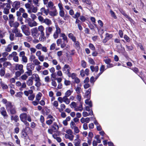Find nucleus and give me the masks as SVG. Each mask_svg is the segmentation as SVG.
I'll return each instance as SVG.
<instances>
[{
	"mask_svg": "<svg viewBox=\"0 0 146 146\" xmlns=\"http://www.w3.org/2000/svg\"><path fill=\"white\" fill-rule=\"evenodd\" d=\"M25 6L27 9V12L29 13H35L38 10L37 6L35 7L34 5H31L29 3H25Z\"/></svg>",
	"mask_w": 146,
	"mask_h": 146,
	"instance_id": "nucleus-1",
	"label": "nucleus"
},
{
	"mask_svg": "<svg viewBox=\"0 0 146 146\" xmlns=\"http://www.w3.org/2000/svg\"><path fill=\"white\" fill-rule=\"evenodd\" d=\"M66 133L64 135L65 138L67 139L72 141L74 139V136L73 134L72 131L70 129H66L65 131Z\"/></svg>",
	"mask_w": 146,
	"mask_h": 146,
	"instance_id": "nucleus-2",
	"label": "nucleus"
},
{
	"mask_svg": "<svg viewBox=\"0 0 146 146\" xmlns=\"http://www.w3.org/2000/svg\"><path fill=\"white\" fill-rule=\"evenodd\" d=\"M31 79L34 80L36 82L35 85L36 87H39L41 85L40 80L38 75L36 73L33 74L31 77Z\"/></svg>",
	"mask_w": 146,
	"mask_h": 146,
	"instance_id": "nucleus-3",
	"label": "nucleus"
},
{
	"mask_svg": "<svg viewBox=\"0 0 146 146\" xmlns=\"http://www.w3.org/2000/svg\"><path fill=\"white\" fill-rule=\"evenodd\" d=\"M0 4H2L1 7L2 8H4L3 12L6 14H8L9 12V9L10 8V5L8 3H3L0 2Z\"/></svg>",
	"mask_w": 146,
	"mask_h": 146,
	"instance_id": "nucleus-4",
	"label": "nucleus"
},
{
	"mask_svg": "<svg viewBox=\"0 0 146 146\" xmlns=\"http://www.w3.org/2000/svg\"><path fill=\"white\" fill-rule=\"evenodd\" d=\"M31 31V35L35 38H36L38 37L40 35V33L36 28H34L32 29Z\"/></svg>",
	"mask_w": 146,
	"mask_h": 146,
	"instance_id": "nucleus-5",
	"label": "nucleus"
},
{
	"mask_svg": "<svg viewBox=\"0 0 146 146\" xmlns=\"http://www.w3.org/2000/svg\"><path fill=\"white\" fill-rule=\"evenodd\" d=\"M2 102L4 104H5L7 110L14 106L11 102L7 101L5 99H3L2 100Z\"/></svg>",
	"mask_w": 146,
	"mask_h": 146,
	"instance_id": "nucleus-6",
	"label": "nucleus"
},
{
	"mask_svg": "<svg viewBox=\"0 0 146 146\" xmlns=\"http://www.w3.org/2000/svg\"><path fill=\"white\" fill-rule=\"evenodd\" d=\"M47 119H49L46 121V123L48 125L51 124L55 120V118L51 115H48Z\"/></svg>",
	"mask_w": 146,
	"mask_h": 146,
	"instance_id": "nucleus-7",
	"label": "nucleus"
},
{
	"mask_svg": "<svg viewBox=\"0 0 146 146\" xmlns=\"http://www.w3.org/2000/svg\"><path fill=\"white\" fill-rule=\"evenodd\" d=\"M71 68L68 65L65 64L62 68V71L66 74H70V71Z\"/></svg>",
	"mask_w": 146,
	"mask_h": 146,
	"instance_id": "nucleus-8",
	"label": "nucleus"
},
{
	"mask_svg": "<svg viewBox=\"0 0 146 146\" xmlns=\"http://www.w3.org/2000/svg\"><path fill=\"white\" fill-rule=\"evenodd\" d=\"M51 9L52 11H49L48 14L50 15L52 17L56 16L58 14V13L56 8Z\"/></svg>",
	"mask_w": 146,
	"mask_h": 146,
	"instance_id": "nucleus-9",
	"label": "nucleus"
},
{
	"mask_svg": "<svg viewBox=\"0 0 146 146\" xmlns=\"http://www.w3.org/2000/svg\"><path fill=\"white\" fill-rule=\"evenodd\" d=\"M13 33L15 34V36L20 37H22V34L17 28H15L13 30Z\"/></svg>",
	"mask_w": 146,
	"mask_h": 146,
	"instance_id": "nucleus-10",
	"label": "nucleus"
},
{
	"mask_svg": "<svg viewBox=\"0 0 146 146\" xmlns=\"http://www.w3.org/2000/svg\"><path fill=\"white\" fill-rule=\"evenodd\" d=\"M23 66L22 64H16L15 66V69L16 70H19L22 72H24V71L23 69Z\"/></svg>",
	"mask_w": 146,
	"mask_h": 146,
	"instance_id": "nucleus-11",
	"label": "nucleus"
},
{
	"mask_svg": "<svg viewBox=\"0 0 146 146\" xmlns=\"http://www.w3.org/2000/svg\"><path fill=\"white\" fill-rule=\"evenodd\" d=\"M0 112L4 118H6L7 117L8 115H7L6 110L4 107H2L1 108Z\"/></svg>",
	"mask_w": 146,
	"mask_h": 146,
	"instance_id": "nucleus-12",
	"label": "nucleus"
},
{
	"mask_svg": "<svg viewBox=\"0 0 146 146\" xmlns=\"http://www.w3.org/2000/svg\"><path fill=\"white\" fill-rule=\"evenodd\" d=\"M13 44H14V43L12 42L6 46L5 48V51L7 52H11Z\"/></svg>",
	"mask_w": 146,
	"mask_h": 146,
	"instance_id": "nucleus-13",
	"label": "nucleus"
},
{
	"mask_svg": "<svg viewBox=\"0 0 146 146\" xmlns=\"http://www.w3.org/2000/svg\"><path fill=\"white\" fill-rule=\"evenodd\" d=\"M17 53L15 51H13L12 52L11 54H9L7 57V58L8 60H12V58H13L14 57L16 56L17 55Z\"/></svg>",
	"mask_w": 146,
	"mask_h": 146,
	"instance_id": "nucleus-14",
	"label": "nucleus"
},
{
	"mask_svg": "<svg viewBox=\"0 0 146 146\" xmlns=\"http://www.w3.org/2000/svg\"><path fill=\"white\" fill-rule=\"evenodd\" d=\"M27 114L26 113H22L19 115V117L21 121H23L27 120Z\"/></svg>",
	"mask_w": 146,
	"mask_h": 146,
	"instance_id": "nucleus-15",
	"label": "nucleus"
},
{
	"mask_svg": "<svg viewBox=\"0 0 146 146\" xmlns=\"http://www.w3.org/2000/svg\"><path fill=\"white\" fill-rule=\"evenodd\" d=\"M13 7L15 8L16 10L18 9L20 6V3L19 1H16L14 2L13 5Z\"/></svg>",
	"mask_w": 146,
	"mask_h": 146,
	"instance_id": "nucleus-16",
	"label": "nucleus"
},
{
	"mask_svg": "<svg viewBox=\"0 0 146 146\" xmlns=\"http://www.w3.org/2000/svg\"><path fill=\"white\" fill-rule=\"evenodd\" d=\"M100 72L98 73L96 77V79H97L99 76L101 75L105 70V66L104 65H102L100 68Z\"/></svg>",
	"mask_w": 146,
	"mask_h": 146,
	"instance_id": "nucleus-17",
	"label": "nucleus"
},
{
	"mask_svg": "<svg viewBox=\"0 0 146 146\" xmlns=\"http://www.w3.org/2000/svg\"><path fill=\"white\" fill-rule=\"evenodd\" d=\"M9 24L10 27H13L15 28H17L19 26V24L17 22H14V21L9 23Z\"/></svg>",
	"mask_w": 146,
	"mask_h": 146,
	"instance_id": "nucleus-18",
	"label": "nucleus"
},
{
	"mask_svg": "<svg viewBox=\"0 0 146 146\" xmlns=\"http://www.w3.org/2000/svg\"><path fill=\"white\" fill-rule=\"evenodd\" d=\"M7 111L9 113L11 114H15L16 112V108L14 106L8 110Z\"/></svg>",
	"mask_w": 146,
	"mask_h": 146,
	"instance_id": "nucleus-19",
	"label": "nucleus"
},
{
	"mask_svg": "<svg viewBox=\"0 0 146 146\" xmlns=\"http://www.w3.org/2000/svg\"><path fill=\"white\" fill-rule=\"evenodd\" d=\"M52 129L54 130V132H56L59 129V127L56 122L54 123L52 126Z\"/></svg>",
	"mask_w": 146,
	"mask_h": 146,
	"instance_id": "nucleus-20",
	"label": "nucleus"
},
{
	"mask_svg": "<svg viewBox=\"0 0 146 146\" xmlns=\"http://www.w3.org/2000/svg\"><path fill=\"white\" fill-rule=\"evenodd\" d=\"M38 23L34 20H32L29 23L28 25L30 27H33L37 26Z\"/></svg>",
	"mask_w": 146,
	"mask_h": 146,
	"instance_id": "nucleus-21",
	"label": "nucleus"
},
{
	"mask_svg": "<svg viewBox=\"0 0 146 146\" xmlns=\"http://www.w3.org/2000/svg\"><path fill=\"white\" fill-rule=\"evenodd\" d=\"M43 23H45L48 26H50L52 24V22L50 19L46 18L44 19Z\"/></svg>",
	"mask_w": 146,
	"mask_h": 146,
	"instance_id": "nucleus-22",
	"label": "nucleus"
},
{
	"mask_svg": "<svg viewBox=\"0 0 146 146\" xmlns=\"http://www.w3.org/2000/svg\"><path fill=\"white\" fill-rule=\"evenodd\" d=\"M40 11L42 12V14H44L46 16L49 13L48 9H46L44 7L40 9Z\"/></svg>",
	"mask_w": 146,
	"mask_h": 146,
	"instance_id": "nucleus-23",
	"label": "nucleus"
},
{
	"mask_svg": "<svg viewBox=\"0 0 146 146\" xmlns=\"http://www.w3.org/2000/svg\"><path fill=\"white\" fill-rule=\"evenodd\" d=\"M91 89L89 88L88 90L86 92L85 94V97L88 99H90V97Z\"/></svg>",
	"mask_w": 146,
	"mask_h": 146,
	"instance_id": "nucleus-24",
	"label": "nucleus"
},
{
	"mask_svg": "<svg viewBox=\"0 0 146 146\" xmlns=\"http://www.w3.org/2000/svg\"><path fill=\"white\" fill-rule=\"evenodd\" d=\"M90 68L92 72H97L99 70L98 67V66L94 67L93 66H90Z\"/></svg>",
	"mask_w": 146,
	"mask_h": 146,
	"instance_id": "nucleus-25",
	"label": "nucleus"
},
{
	"mask_svg": "<svg viewBox=\"0 0 146 146\" xmlns=\"http://www.w3.org/2000/svg\"><path fill=\"white\" fill-rule=\"evenodd\" d=\"M81 84H78L76 87H75L76 91L78 94H80L81 92Z\"/></svg>",
	"mask_w": 146,
	"mask_h": 146,
	"instance_id": "nucleus-26",
	"label": "nucleus"
},
{
	"mask_svg": "<svg viewBox=\"0 0 146 146\" xmlns=\"http://www.w3.org/2000/svg\"><path fill=\"white\" fill-rule=\"evenodd\" d=\"M80 121L82 123H84L85 122L88 123L90 121V118L89 117H87L85 118H84V117H82Z\"/></svg>",
	"mask_w": 146,
	"mask_h": 146,
	"instance_id": "nucleus-27",
	"label": "nucleus"
},
{
	"mask_svg": "<svg viewBox=\"0 0 146 146\" xmlns=\"http://www.w3.org/2000/svg\"><path fill=\"white\" fill-rule=\"evenodd\" d=\"M103 61L106 64L110 63L111 61L110 58H109L108 57L106 56L104 57Z\"/></svg>",
	"mask_w": 146,
	"mask_h": 146,
	"instance_id": "nucleus-28",
	"label": "nucleus"
},
{
	"mask_svg": "<svg viewBox=\"0 0 146 146\" xmlns=\"http://www.w3.org/2000/svg\"><path fill=\"white\" fill-rule=\"evenodd\" d=\"M11 120H14L16 122L19 120V117L17 115H15L14 116L11 115Z\"/></svg>",
	"mask_w": 146,
	"mask_h": 146,
	"instance_id": "nucleus-29",
	"label": "nucleus"
},
{
	"mask_svg": "<svg viewBox=\"0 0 146 146\" xmlns=\"http://www.w3.org/2000/svg\"><path fill=\"white\" fill-rule=\"evenodd\" d=\"M83 110L82 105L81 104L79 106H76L74 110L76 111H82Z\"/></svg>",
	"mask_w": 146,
	"mask_h": 146,
	"instance_id": "nucleus-30",
	"label": "nucleus"
},
{
	"mask_svg": "<svg viewBox=\"0 0 146 146\" xmlns=\"http://www.w3.org/2000/svg\"><path fill=\"white\" fill-rule=\"evenodd\" d=\"M60 37L62 38L63 39L66 43L68 42V38L67 36L64 33H62L60 34Z\"/></svg>",
	"mask_w": 146,
	"mask_h": 146,
	"instance_id": "nucleus-31",
	"label": "nucleus"
},
{
	"mask_svg": "<svg viewBox=\"0 0 146 146\" xmlns=\"http://www.w3.org/2000/svg\"><path fill=\"white\" fill-rule=\"evenodd\" d=\"M47 7L50 8L51 9L56 8L54 6L53 3L51 1H50L48 3Z\"/></svg>",
	"mask_w": 146,
	"mask_h": 146,
	"instance_id": "nucleus-32",
	"label": "nucleus"
},
{
	"mask_svg": "<svg viewBox=\"0 0 146 146\" xmlns=\"http://www.w3.org/2000/svg\"><path fill=\"white\" fill-rule=\"evenodd\" d=\"M73 91L72 89L71 90H68L65 93V96L64 97H68L73 92Z\"/></svg>",
	"mask_w": 146,
	"mask_h": 146,
	"instance_id": "nucleus-33",
	"label": "nucleus"
},
{
	"mask_svg": "<svg viewBox=\"0 0 146 146\" xmlns=\"http://www.w3.org/2000/svg\"><path fill=\"white\" fill-rule=\"evenodd\" d=\"M38 31H39L40 33V34L44 33V27L42 25H40L38 27Z\"/></svg>",
	"mask_w": 146,
	"mask_h": 146,
	"instance_id": "nucleus-34",
	"label": "nucleus"
},
{
	"mask_svg": "<svg viewBox=\"0 0 146 146\" xmlns=\"http://www.w3.org/2000/svg\"><path fill=\"white\" fill-rule=\"evenodd\" d=\"M68 37L71 39L73 41H75L76 40V37L74 36L72 33H70L68 35Z\"/></svg>",
	"mask_w": 146,
	"mask_h": 146,
	"instance_id": "nucleus-35",
	"label": "nucleus"
},
{
	"mask_svg": "<svg viewBox=\"0 0 146 146\" xmlns=\"http://www.w3.org/2000/svg\"><path fill=\"white\" fill-rule=\"evenodd\" d=\"M33 64L32 63L27 64V70H31L33 69L34 67L33 66Z\"/></svg>",
	"mask_w": 146,
	"mask_h": 146,
	"instance_id": "nucleus-36",
	"label": "nucleus"
},
{
	"mask_svg": "<svg viewBox=\"0 0 146 146\" xmlns=\"http://www.w3.org/2000/svg\"><path fill=\"white\" fill-rule=\"evenodd\" d=\"M42 96V94L41 93L39 92L37 94L36 96V100L39 102Z\"/></svg>",
	"mask_w": 146,
	"mask_h": 146,
	"instance_id": "nucleus-37",
	"label": "nucleus"
},
{
	"mask_svg": "<svg viewBox=\"0 0 146 146\" xmlns=\"http://www.w3.org/2000/svg\"><path fill=\"white\" fill-rule=\"evenodd\" d=\"M63 102H65L66 104H68L70 102V99L67 98V97H63Z\"/></svg>",
	"mask_w": 146,
	"mask_h": 146,
	"instance_id": "nucleus-38",
	"label": "nucleus"
},
{
	"mask_svg": "<svg viewBox=\"0 0 146 146\" xmlns=\"http://www.w3.org/2000/svg\"><path fill=\"white\" fill-rule=\"evenodd\" d=\"M39 40L40 41L43 42L46 40V37L44 36V33L41 34L39 38Z\"/></svg>",
	"mask_w": 146,
	"mask_h": 146,
	"instance_id": "nucleus-39",
	"label": "nucleus"
},
{
	"mask_svg": "<svg viewBox=\"0 0 146 146\" xmlns=\"http://www.w3.org/2000/svg\"><path fill=\"white\" fill-rule=\"evenodd\" d=\"M74 145L75 146H80L81 143L80 139H75Z\"/></svg>",
	"mask_w": 146,
	"mask_h": 146,
	"instance_id": "nucleus-40",
	"label": "nucleus"
},
{
	"mask_svg": "<svg viewBox=\"0 0 146 146\" xmlns=\"http://www.w3.org/2000/svg\"><path fill=\"white\" fill-rule=\"evenodd\" d=\"M53 31V27H47L46 28V31L51 33Z\"/></svg>",
	"mask_w": 146,
	"mask_h": 146,
	"instance_id": "nucleus-41",
	"label": "nucleus"
},
{
	"mask_svg": "<svg viewBox=\"0 0 146 146\" xmlns=\"http://www.w3.org/2000/svg\"><path fill=\"white\" fill-rule=\"evenodd\" d=\"M5 74V69L4 68H3L0 70V75L1 76H4Z\"/></svg>",
	"mask_w": 146,
	"mask_h": 146,
	"instance_id": "nucleus-42",
	"label": "nucleus"
},
{
	"mask_svg": "<svg viewBox=\"0 0 146 146\" xmlns=\"http://www.w3.org/2000/svg\"><path fill=\"white\" fill-rule=\"evenodd\" d=\"M3 65L4 67H6L8 66H11V64L9 62L5 61L3 64Z\"/></svg>",
	"mask_w": 146,
	"mask_h": 146,
	"instance_id": "nucleus-43",
	"label": "nucleus"
},
{
	"mask_svg": "<svg viewBox=\"0 0 146 146\" xmlns=\"http://www.w3.org/2000/svg\"><path fill=\"white\" fill-rule=\"evenodd\" d=\"M33 84V81L31 79H29L27 81V84L28 86H31Z\"/></svg>",
	"mask_w": 146,
	"mask_h": 146,
	"instance_id": "nucleus-44",
	"label": "nucleus"
},
{
	"mask_svg": "<svg viewBox=\"0 0 146 146\" xmlns=\"http://www.w3.org/2000/svg\"><path fill=\"white\" fill-rule=\"evenodd\" d=\"M80 13L77 12L73 16H72V17L74 19H77L79 17H80Z\"/></svg>",
	"mask_w": 146,
	"mask_h": 146,
	"instance_id": "nucleus-45",
	"label": "nucleus"
},
{
	"mask_svg": "<svg viewBox=\"0 0 146 146\" xmlns=\"http://www.w3.org/2000/svg\"><path fill=\"white\" fill-rule=\"evenodd\" d=\"M85 103L88 105L90 107L92 106V104L91 101L89 100V99H86L85 101Z\"/></svg>",
	"mask_w": 146,
	"mask_h": 146,
	"instance_id": "nucleus-46",
	"label": "nucleus"
},
{
	"mask_svg": "<svg viewBox=\"0 0 146 146\" xmlns=\"http://www.w3.org/2000/svg\"><path fill=\"white\" fill-rule=\"evenodd\" d=\"M79 19L82 22H85L87 20V18L83 15H81L79 17Z\"/></svg>",
	"mask_w": 146,
	"mask_h": 146,
	"instance_id": "nucleus-47",
	"label": "nucleus"
},
{
	"mask_svg": "<svg viewBox=\"0 0 146 146\" xmlns=\"http://www.w3.org/2000/svg\"><path fill=\"white\" fill-rule=\"evenodd\" d=\"M56 46V44L55 43H53L51 44L50 46V50H54Z\"/></svg>",
	"mask_w": 146,
	"mask_h": 146,
	"instance_id": "nucleus-48",
	"label": "nucleus"
},
{
	"mask_svg": "<svg viewBox=\"0 0 146 146\" xmlns=\"http://www.w3.org/2000/svg\"><path fill=\"white\" fill-rule=\"evenodd\" d=\"M9 23L11 22H12L13 21H14V17L13 15L12 14H9Z\"/></svg>",
	"mask_w": 146,
	"mask_h": 146,
	"instance_id": "nucleus-49",
	"label": "nucleus"
},
{
	"mask_svg": "<svg viewBox=\"0 0 146 146\" xmlns=\"http://www.w3.org/2000/svg\"><path fill=\"white\" fill-rule=\"evenodd\" d=\"M77 106L76 104L74 102H72L70 104V107L72 108H74L75 109L76 107Z\"/></svg>",
	"mask_w": 146,
	"mask_h": 146,
	"instance_id": "nucleus-50",
	"label": "nucleus"
},
{
	"mask_svg": "<svg viewBox=\"0 0 146 146\" xmlns=\"http://www.w3.org/2000/svg\"><path fill=\"white\" fill-rule=\"evenodd\" d=\"M21 29L22 32H23L24 31L28 29L29 28L27 27L26 25H23L21 26Z\"/></svg>",
	"mask_w": 146,
	"mask_h": 146,
	"instance_id": "nucleus-51",
	"label": "nucleus"
},
{
	"mask_svg": "<svg viewBox=\"0 0 146 146\" xmlns=\"http://www.w3.org/2000/svg\"><path fill=\"white\" fill-rule=\"evenodd\" d=\"M70 128L72 129L76 127L75 123L72 121L70 122Z\"/></svg>",
	"mask_w": 146,
	"mask_h": 146,
	"instance_id": "nucleus-52",
	"label": "nucleus"
},
{
	"mask_svg": "<svg viewBox=\"0 0 146 146\" xmlns=\"http://www.w3.org/2000/svg\"><path fill=\"white\" fill-rule=\"evenodd\" d=\"M56 31L55 32L60 34L61 32V31L60 28L57 25H55Z\"/></svg>",
	"mask_w": 146,
	"mask_h": 146,
	"instance_id": "nucleus-53",
	"label": "nucleus"
},
{
	"mask_svg": "<svg viewBox=\"0 0 146 146\" xmlns=\"http://www.w3.org/2000/svg\"><path fill=\"white\" fill-rule=\"evenodd\" d=\"M60 106L61 108L59 109V110L60 112H61V111H63L65 108L66 106L64 104H62L60 105Z\"/></svg>",
	"mask_w": 146,
	"mask_h": 146,
	"instance_id": "nucleus-54",
	"label": "nucleus"
},
{
	"mask_svg": "<svg viewBox=\"0 0 146 146\" xmlns=\"http://www.w3.org/2000/svg\"><path fill=\"white\" fill-rule=\"evenodd\" d=\"M33 3L36 6L38 7L40 5V3L39 2L38 0H33Z\"/></svg>",
	"mask_w": 146,
	"mask_h": 146,
	"instance_id": "nucleus-55",
	"label": "nucleus"
},
{
	"mask_svg": "<svg viewBox=\"0 0 146 146\" xmlns=\"http://www.w3.org/2000/svg\"><path fill=\"white\" fill-rule=\"evenodd\" d=\"M26 36H29L30 35V32L29 28L27 30L23 32Z\"/></svg>",
	"mask_w": 146,
	"mask_h": 146,
	"instance_id": "nucleus-56",
	"label": "nucleus"
},
{
	"mask_svg": "<svg viewBox=\"0 0 146 146\" xmlns=\"http://www.w3.org/2000/svg\"><path fill=\"white\" fill-rule=\"evenodd\" d=\"M36 57L34 55L31 54L29 57V60L31 62H33V60L35 59Z\"/></svg>",
	"mask_w": 146,
	"mask_h": 146,
	"instance_id": "nucleus-57",
	"label": "nucleus"
},
{
	"mask_svg": "<svg viewBox=\"0 0 146 146\" xmlns=\"http://www.w3.org/2000/svg\"><path fill=\"white\" fill-rule=\"evenodd\" d=\"M106 37L107 38V40H109L113 36L111 34H109L108 33H107L106 35Z\"/></svg>",
	"mask_w": 146,
	"mask_h": 146,
	"instance_id": "nucleus-58",
	"label": "nucleus"
},
{
	"mask_svg": "<svg viewBox=\"0 0 146 146\" xmlns=\"http://www.w3.org/2000/svg\"><path fill=\"white\" fill-rule=\"evenodd\" d=\"M59 14L60 17H64L65 14L64 9L60 10Z\"/></svg>",
	"mask_w": 146,
	"mask_h": 146,
	"instance_id": "nucleus-59",
	"label": "nucleus"
},
{
	"mask_svg": "<svg viewBox=\"0 0 146 146\" xmlns=\"http://www.w3.org/2000/svg\"><path fill=\"white\" fill-rule=\"evenodd\" d=\"M24 72H22L20 71H17L15 73V75L17 77H19L21 76V74H23Z\"/></svg>",
	"mask_w": 146,
	"mask_h": 146,
	"instance_id": "nucleus-60",
	"label": "nucleus"
},
{
	"mask_svg": "<svg viewBox=\"0 0 146 146\" xmlns=\"http://www.w3.org/2000/svg\"><path fill=\"white\" fill-rule=\"evenodd\" d=\"M68 75L69 77H71L72 79L74 80L76 77V74L74 73L71 74H70H70Z\"/></svg>",
	"mask_w": 146,
	"mask_h": 146,
	"instance_id": "nucleus-61",
	"label": "nucleus"
},
{
	"mask_svg": "<svg viewBox=\"0 0 146 146\" xmlns=\"http://www.w3.org/2000/svg\"><path fill=\"white\" fill-rule=\"evenodd\" d=\"M33 62L35 65H38L40 64V62L37 59H35L34 60Z\"/></svg>",
	"mask_w": 146,
	"mask_h": 146,
	"instance_id": "nucleus-62",
	"label": "nucleus"
},
{
	"mask_svg": "<svg viewBox=\"0 0 146 146\" xmlns=\"http://www.w3.org/2000/svg\"><path fill=\"white\" fill-rule=\"evenodd\" d=\"M29 49L31 51V54H33L35 53L36 51V49L33 47L30 48Z\"/></svg>",
	"mask_w": 146,
	"mask_h": 146,
	"instance_id": "nucleus-63",
	"label": "nucleus"
},
{
	"mask_svg": "<svg viewBox=\"0 0 146 146\" xmlns=\"http://www.w3.org/2000/svg\"><path fill=\"white\" fill-rule=\"evenodd\" d=\"M28 77V76L26 75V74H24L21 76L20 78L22 80H27Z\"/></svg>",
	"mask_w": 146,
	"mask_h": 146,
	"instance_id": "nucleus-64",
	"label": "nucleus"
}]
</instances>
